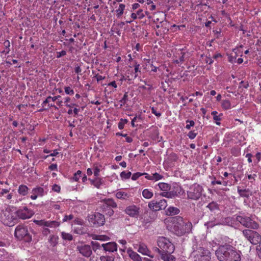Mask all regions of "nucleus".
<instances>
[{"label": "nucleus", "instance_id": "7c9ffc66", "mask_svg": "<svg viewBox=\"0 0 261 261\" xmlns=\"http://www.w3.org/2000/svg\"><path fill=\"white\" fill-rule=\"evenodd\" d=\"M61 96L60 95H58L54 97H51L50 96H48L45 100L43 101V102L42 103V107H44L46 104L48 103L49 100H51V101H55L57 99H59L60 98H61Z\"/></svg>", "mask_w": 261, "mask_h": 261}, {"label": "nucleus", "instance_id": "a19ab883", "mask_svg": "<svg viewBox=\"0 0 261 261\" xmlns=\"http://www.w3.org/2000/svg\"><path fill=\"white\" fill-rule=\"evenodd\" d=\"M222 107L225 110H228L231 108V103L228 99H225L222 101Z\"/></svg>", "mask_w": 261, "mask_h": 261}, {"label": "nucleus", "instance_id": "9d476101", "mask_svg": "<svg viewBox=\"0 0 261 261\" xmlns=\"http://www.w3.org/2000/svg\"><path fill=\"white\" fill-rule=\"evenodd\" d=\"M2 219L4 224L9 227L14 225L17 222V218L9 211L7 210L4 212Z\"/></svg>", "mask_w": 261, "mask_h": 261}, {"label": "nucleus", "instance_id": "20e7f679", "mask_svg": "<svg viewBox=\"0 0 261 261\" xmlns=\"http://www.w3.org/2000/svg\"><path fill=\"white\" fill-rule=\"evenodd\" d=\"M117 204L112 198H105L102 201L100 208L101 211L106 215L111 217L114 214L113 208H116Z\"/></svg>", "mask_w": 261, "mask_h": 261}, {"label": "nucleus", "instance_id": "f704fd0d", "mask_svg": "<svg viewBox=\"0 0 261 261\" xmlns=\"http://www.w3.org/2000/svg\"><path fill=\"white\" fill-rule=\"evenodd\" d=\"M206 207H207L212 212H214L216 210H219V205L215 202H212L210 203L206 206Z\"/></svg>", "mask_w": 261, "mask_h": 261}, {"label": "nucleus", "instance_id": "aec40b11", "mask_svg": "<svg viewBox=\"0 0 261 261\" xmlns=\"http://www.w3.org/2000/svg\"><path fill=\"white\" fill-rule=\"evenodd\" d=\"M243 47V45H240L239 47H237L233 49L232 51L234 53V56H233L231 54L228 55V60L229 62L231 63H234L236 62L237 57L239 56L238 51H239V53H242V51H239V48H242Z\"/></svg>", "mask_w": 261, "mask_h": 261}, {"label": "nucleus", "instance_id": "c9c22d12", "mask_svg": "<svg viewBox=\"0 0 261 261\" xmlns=\"http://www.w3.org/2000/svg\"><path fill=\"white\" fill-rule=\"evenodd\" d=\"M46 226L51 228L57 227L60 225V223L56 221H46Z\"/></svg>", "mask_w": 261, "mask_h": 261}, {"label": "nucleus", "instance_id": "4c0bfd02", "mask_svg": "<svg viewBox=\"0 0 261 261\" xmlns=\"http://www.w3.org/2000/svg\"><path fill=\"white\" fill-rule=\"evenodd\" d=\"M132 175V173L130 171H122L121 172L120 176L122 180L129 179Z\"/></svg>", "mask_w": 261, "mask_h": 261}, {"label": "nucleus", "instance_id": "c756f323", "mask_svg": "<svg viewBox=\"0 0 261 261\" xmlns=\"http://www.w3.org/2000/svg\"><path fill=\"white\" fill-rule=\"evenodd\" d=\"M218 225H220V223L217 221L215 218H214L213 220L209 221L204 224V225L207 226V228H212L213 227Z\"/></svg>", "mask_w": 261, "mask_h": 261}, {"label": "nucleus", "instance_id": "cd10ccee", "mask_svg": "<svg viewBox=\"0 0 261 261\" xmlns=\"http://www.w3.org/2000/svg\"><path fill=\"white\" fill-rule=\"evenodd\" d=\"M238 192L240 196L243 197L249 198L251 193L248 189H241L239 187H238Z\"/></svg>", "mask_w": 261, "mask_h": 261}, {"label": "nucleus", "instance_id": "f257e3e1", "mask_svg": "<svg viewBox=\"0 0 261 261\" xmlns=\"http://www.w3.org/2000/svg\"><path fill=\"white\" fill-rule=\"evenodd\" d=\"M241 251L228 244L220 246L216 251L219 261H241Z\"/></svg>", "mask_w": 261, "mask_h": 261}, {"label": "nucleus", "instance_id": "4be33fe9", "mask_svg": "<svg viewBox=\"0 0 261 261\" xmlns=\"http://www.w3.org/2000/svg\"><path fill=\"white\" fill-rule=\"evenodd\" d=\"M138 251L143 255H146L151 257H153V256L150 254V251L148 250L145 244L140 245L138 248Z\"/></svg>", "mask_w": 261, "mask_h": 261}, {"label": "nucleus", "instance_id": "3c124183", "mask_svg": "<svg viewBox=\"0 0 261 261\" xmlns=\"http://www.w3.org/2000/svg\"><path fill=\"white\" fill-rule=\"evenodd\" d=\"M81 175L82 171L80 170H78L76 173L74 174L72 178L74 181H77L79 178L81 177Z\"/></svg>", "mask_w": 261, "mask_h": 261}, {"label": "nucleus", "instance_id": "de8ad7c7", "mask_svg": "<svg viewBox=\"0 0 261 261\" xmlns=\"http://www.w3.org/2000/svg\"><path fill=\"white\" fill-rule=\"evenodd\" d=\"M128 100V95L127 93L125 92L121 100H120L119 102L120 103V107L121 108L123 106L127 101Z\"/></svg>", "mask_w": 261, "mask_h": 261}, {"label": "nucleus", "instance_id": "864d4df0", "mask_svg": "<svg viewBox=\"0 0 261 261\" xmlns=\"http://www.w3.org/2000/svg\"><path fill=\"white\" fill-rule=\"evenodd\" d=\"M160 195L167 198H172L170 191H163L160 193Z\"/></svg>", "mask_w": 261, "mask_h": 261}, {"label": "nucleus", "instance_id": "0eeeda50", "mask_svg": "<svg viewBox=\"0 0 261 261\" xmlns=\"http://www.w3.org/2000/svg\"><path fill=\"white\" fill-rule=\"evenodd\" d=\"M242 233L252 245H257L261 241V235L255 230L246 229L243 230Z\"/></svg>", "mask_w": 261, "mask_h": 261}, {"label": "nucleus", "instance_id": "dca6fc26", "mask_svg": "<svg viewBox=\"0 0 261 261\" xmlns=\"http://www.w3.org/2000/svg\"><path fill=\"white\" fill-rule=\"evenodd\" d=\"M17 216L21 219H27L30 218L33 215V211L28 209L27 206L20 208L16 212Z\"/></svg>", "mask_w": 261, "mask_h": 261}, {"label": "nucleus", "instance_id": "4d7b16f0", "mask_svg": "<svg viewBox=\"0 0 261 261\" xmlns=\"http://www.w3.org/2000/svg\"><path fill=\"white\" fill-rule=\"evenodd\" d=\"M34 222L39 225V226H46V221L44 220H34Z\"/></svg>", "mask_w": 261, "mask_h": 261}, {"label": "nucleus", "instance_id": "bf43d9fd", "mask_svg": "<svg viewBox=\"0 0 261 261\" xmlns=\"http://www.w3.org/2000/svg\"><path fill=\"white\" fill-rule=\"evenodd\" d=\"M151 113L152 114H153L156 117H160L161 116V113L160 112H158L156 111V108H155L154 107H152L151 108Z\"/></svg>", "mask_w": 261, "mask_h": 261}, {"label": "nucleus", "instance_id": "a878e982", "mask_svg": "<svg viewBox=\"0 0 261 261\" xmlns=\"http://www.w3.org/2000/svg\"><path fill=\"white\" fill-rule=\"evenodd\" d=\"M116 197L119 199L126 200L130 197V195L123 191H118L115 194Z\"/></svg>", "mask_w": 261, "mask_h": 261}, {"label": "nucleus", "instance_id": "79ce46f5", "mask_svg": "<svg viewBox=\"0 0 261 261\" xmlns=\"http://www.w3.org/2000/svg\"><path fill=\"white\" fill-rule=\"evenodd\" d=\"M115 256L114 255H102L100 257V261H114L115 260Z\"/></svg>", "mask_w": 261, "mask_h": 261}, {"label": "nucleus", "instance_id": "58836bf2", "mask_svg": "<svg viewBox=\"0 0 261 261\" xmlns=\"http://www.w3.org/2000/svg\"><path fill=\"white\" fill-rule=\"evenodd\" d=\"M125 6L123 4L119 5V8L116 10L117 16L118 17H120L123 13Z\"/></svg>", "mask_w": 261, "mask_h": 261}, {"label": "nucleus", "instance_id": "c03bdc74", "mask_svg": "<svg viewBox=\"0 0 261 261\" xmlns=\"http://www.w3.org/2000/svg\"><path fill=\"white\" fill-rule=\"evenodd\" d=\"M61 237L65 240L71 241L73 239V237L71 234L65 232L61 233Z\"/></svg>", "mask_w": 261, "mask_h": 261}, {"label": "nucleus", "instance_id": "f8f14e48", "mask_svg": "<svg viewBox=\"0 0 261 261\" xmlns=\"http://www.w3.org/2000/svg\"><path fill=\"white\" fill-rule=\"evenodd\" d=\"M167 206V202L165 199H161L159 201L152 200L148 203V207L153 211L164 210Z\"/></svg>", "mask_w": 261, "mask_h": 261}, {"label": "nucleus", "instance_id": "5701e85b", "mask_svg": "<svg viewBox=\"0 0 261 261\" xmlns=\"http://www.w3.org/2000/svg\"><path fill=\"white\" fill-rule=\"evenodd\" d=\"M161 254V259L164 261H175V257L171 255L172 253L162 252Z\"/></svg>", "mask_w": 261, "mask_h": 261}, {"label": "nucleus", "instance_id": "1a4fd4ad", "mask_svg": "<svg viewBox=\"0 0 261 261\" xmlns=\"http://www.w3.org/2000/svg\"><path fill=\"white\" fill-rule=\"evenodd\" d=\"M88 217L89 222L95 227L103 226L106 222L105 216L98 212L89 215Z\"/></svg>", "mask_w": 261, "mask_h": 261}, {"label": "nucleus", "instance_id": "a18cd8bd", "mask_svg": "<svg viewBox=\"0 0 261 261\" xmlns=\"http://www.w3.org/2000/svg\"><path fill=\"white\" fill-rule=\"evenodd\" d=\"M91 245L92 246V250H93L94 251H96L97 250L100 249V247H101V245H100L99 243L97 242L91 241Z\"/></svg>", "mask_w": 261, "mask_h": 261}, {"label": "nucleus", "instance_id": "f3484780", "mask_svg": "<svg viewBox=\"0 0 261 261\" xmlns=\"http://www.w3.org/2000/svg\"><path fill=\"white\" fill-rule=\"evenodd\" d=\"M140 208L139 206L133 204L127 206L125 208L124 212L130 217L137 218L140 214Z\"/></svg>", "mask_w": 261, "mask_h": 261}, {"label": "nucleus", "instance_id": "bb28decb", "mask_svg": "<svg viewBox=\"0 0 261 261\" xmlns=\"http://www.w3.org/2000/svg\"><path fill=\"white\" fill-rule=\"evenodd\" d=\"M91 185L96 188L99 189L102 185V179L98 177H95L94 179H89Z\"/></svg>", "mask_w": 261, "mask_h": 261}, {"label": "nucleus", "instance_id": "37998d69", "mask_svg": "<svg viewBox=\"0 0 261 261\" xmlns=\"http://www.w3.org/2000/svg\"><path fill=\"white\" fill-rule=\"evenodd\" d=\"M164 176L159 173L155 172L151 175V180L158 181L162 179Z\"/></svg>", "mask_w": 261, "mask_h": 261}, {"label": "nucleus", "instance_id": "2f4dec72", "mask_svg": "<svg viewBox=\"0 0 261 261\" xmlns=\"http://www.w3.org/2000/svg\"><path fill=\"white\" fill-rule=\"evenodd\" d=\"M142 195L146 199H150L152 198L153 194L151 190L148 189H145L142 191Z\"/></svg>", "mask_w": 261, "mask_h": 261}, {"label": "nucleus", "instance_id": "69168bd1", "mask_svg": "<svg viewBox=\"0 0 261 261\" xmlns=\"http://www.w3.org/2000/svg\"><path fill=\"white\" fill-rule=\"evenodd\" d=\"M100 172V169L98 168V167H95L93 169V173L95 177H97L99 175V173Z\"/></svg>", "mask_w": 261, "mask_h": 261}, {"label": "nucleus", "instance_id": "e433bc0d", "mask_svg": "<svg viewBox=\"0 0 261 261\" xmlns=\"http://www.w3.org/2000/svg\"><path fill=\"white\" fill-rule=\"evenodd\" d=\"M58 237L57 236H51L49 239V242L53 246H55L58 244Z\"/></svg>", "mask_w": 261, "mask_h": 261}, {"label": "nucleus", "instance_id": "39448f33", "mask_svg": "<svg viewBox=\"0 0 261 261\" xmlns=\"http://www.w3.org/2000/svg\"><path fill=\"white\" fill-rule=\"evenodd\" d=\"M14 236L17 239H23L25 242L29 243L32 240V236L28 232L27 227L23 224H19L16 226Z\"/></svg>", "mask_w": 261, "mask_h": 261}, {"label": "nucleus", "instance_id": "052dcab7", "mask_svg": "<svg viewBox=\"0 0 261 261\" xmlns=\"http://www.w3.org/2000/svg\"><path fill=\"white\" fill-rule=\"evenodd\" d=\"M95 239L100 241H106L109 239V237L106 236H96Z\"/></svg>", "mask_w": 261, "mask_h": 261}, {"label": "nucleus", "instance_id": "13d9d810", "mask_svg": "<svg viewBox=\"0 0 261 261\" xmlns=\"http://www.w3.org/2000/svg\"><path fill=\"white\" fill-rule=\"evenodd\" d=\"M141 176H142V173H141V172L135 173L132 175V179L133 180H136L139 177H140Z\"/></svg>", "mask_w": 261, "mask_h": 261}, {"label": "nucleus", "instance_id": "ddd939ff", "mask_svg": "<svg viewBox=\"0 0 261 261\" xmlns=\"http://www.w3.org/2000/svg\"><path fill=\"white\" fill-rule=\"evenodd\" d=\"M133 66L134 67V71L128 69L126 71V73L128 75L127 76L129 80L135 79L137 78L139 74H141V66L136 60L133 61Z\"/></svg>", "mask_w": 261, "mask_h": 261}, {"label": "nucleus", "instance_id": "412c9836", "mask_svg": "<svg viewBox=\"0 0 261 261\" xmlns=\"http://www.w3.org/2000/svg\"><path fill=\"white\" fill-rule=\"evenodd\" d=\"M192 224L190 221L184 222L182 223V235L185 234L186 233H190L192 229Z\"/></svg>", "mask_w": 261, "mask_h": 261}, {"label": "nucleus", "instance_id": "6ab92c4d", "mask_svg": "<svg viewBox=\"0 0 261 261\" xmlns=\"http://www.w3.org/2000/svg\"><path fill=\"white\" fill-rule=\"evenodd\" d=\"M101 247L105 251L109 252H114L117 250V244L114 242H109L106 244H101Z\"/></svg>", "mask_w": 261, "mask_h": 261}, {"label": "nucleus", "instance_id": "49530a36", "mask_svg": "<svg viewBox=\"0 0 261 261\" xmlns=\"http://www.w3.org/2000/svg\"><path fill=\"white\" fill-rule=\"evenodd\" d=\"M222 116H223V114L220 113V114H219V115L218 116H215V117H214V118H213V119L217 125H221L220 121L222 120Z\"/></svg>", "mask_w": 261, "mask_h": 261}, {"label": "nucleus", "instance_id": "b1692460", "mask_svg": "<svg viewBox=\"0 0 261 261\" xmlns=\"http://www.w3.org/2000/svg\"><path fill=\"white\" fill-rule=\"evenodd\" d=\"M127 253L129 256L134 261H141V257L136 252L134 251L131 249L127 250Z\"/></svg>", "mask_w": 261, "mask_h": 261}, {"label": "nucleus", "instance_id": "774afa93", "mask_svg": "<svg viewBox=\"0 0 261 261\" xmlns=\"http://www.w3.org/2000/svg\"><path fill=\"white\" fill-rule=\"evenodd\" d=\"M259 245L256 247V251L260 258H261V241L259 243Z\"/></svg>", "mask_w": 261, "mask_h": 261}, {"label": "nucleus", "instance_id": "f03ea898", "mask_svg": "<svg viewBox=\"0 0 261 261\" xmlns=\"http://www.w3.org/2000/svg\"><path fill=\"white\" fill-rule=\"evenodd\" d=\"M193 249L192 254L194 261H211V253L208 249L197 245L193 246Z\"/></svg>", "mask_w": 261, "mask_h": 261}, {"label": "nucleus", "instance_id": "9b49d317", "mask_svg": "<svg viewBox=\"0 0 261 261\" xmlns=\"http://www.w3.org/2000/svg\"><path fill=\"white\" fill-rule=\"evenodd\" d=\"M173 226L172 231L177 236H181L182 235V218L181 217H175L172 218Z\"/></svg>", "mask_w": 261, "mask_h": 261}, {"label": "nucleus", "instance_id": "393cba45", "mask_svg": "<svg viewBox=\"0 0 261 261\" xmlns=\"http://www.w3.org/2000/svg\"><path fill=\"white\" fill-rule=\"evenodd\" d=\"M166 214L168 216H173L177 215L180 213L178 208L174 206H169L166 211Z\"/></svg>", "mask_w": 261, "mask_h": 261}, {"label": "nucleus", "instance_id": "2eb2a0df", "mask_svg": "<svg viewBox=\"0 0 261 261\" xmlns=\"http://www.w3.org/2000/svg\"><path fill=\"white\" fill-rule=\"evenodd\" d=\"M169 191L172 198H174L177 197H179L185 193L182 187L177 183L173 184L172 187L170 188Z\"/></svg>", "mask_w": 261, "mask_h": 261}, {"label": "nucleus", "instance_id": "680f3d73", "mask_svg": "<svg viewBox=\"0 0 261 261\" xmlns=\"http://www.w3.org/2000/svg\"><path fill=\"white\" fill-rule=\"evenodd\" d=\"M205 62L210 65H211L213 63L214 61L211 58L210 54H209L208 56H206V59H205Z\"/></svg>", "mask_w": 261, "mask_h": 261}, {"label": "nucleus", "instance_id": "09e8293b", "mask_svg": "<svg viewBox=\"0 0 261 261\" xmlns=\"http://www.w3.org/2000/svg\"><path fill=\"white\" fill-rule=\"evenodd\" d=\"M159 132L158 130L156 129H154L153 130L151 135H150V137L153 140H157L158 139V138H159Z\"/></svg>", "mask_w": 261, "mask_h": 261}, {"label": "nucleus", "instance_id": "7ed1b4c3", "mask_svg": "<svg viewBox=\"0 0 261 261\" xmlns=\"http://www.w3.org/2000/svg\"><path fill=\"white\" fill-rule=\"evenodd\" d=\"M158 245L159 248L156 250L160 253L162 252L173 253L175 247L174 245L168 238L164 237H159L158 239Z\"/></svg>", "mask_w": 261, "mask_h": 261}, {"label": "nucleus", "instance_id": "603ef678", "mask_svg": "<svg viewBox=\"0 0 261 261\" xmlns=\"http://www.w3.org/2000/svg\"><path fill=\"white\" fill-rule=\"evenodd\" d=\"M160 195L167 198H172L170 191H163L160 193Z\"/></svg>", "mask_w": 261, "mask_h": 261}, {"label": "nucleus", "instance_id": "473e14b6", "mask_svg": "<svg viewBox=\"0 0 261 261\" xmlns=\"http://www.w3.org/2000/svg\"><path fill=\"white\" fill-rule=\"evenodd\" d=\"M158 186L160 189L163 191H169L170 190L171 186L167 183L165 182H160L158 184Z\"/></svg>", "mask_w": 261, "mask_h": 261}, {"label": "nucleus", "instance_id": "6e6552de", "mask_svg": "<svg viewBox=\"0 0 261 261\" xmlns=\"http://www.w3.org/2000/svg\"><path fill=\"white\" fill-rule=\"evenodd\" d=\"M236 220L245 227L252 229H257L259 228V224L249 217L237 216Z\"/></svg>", "mask_w": 261, "mask_h": 261}, {"label": "nucleus", "instance_id": "5fc2aeb1", "mask_svg": "<svg viewBox=\"0 0 261 261\" xmlns=\"http://www.w3.org/2000/svg\"><path fill=\"white\" fill-rule=\"evenodd\" d=\"M64 89L66 94L69 95H73L74 94V92L73 90L70 87H65Z\"/></svg>", "mask_w": 261, "mask_h": 261}, {"label": "nucleus", "instance_id": "8fccbe9b", "mask_svg": "<svg viewBox=\"0 0 261 261\" xmlns=\"http://www.w3.org/2000/svg\"><path fill=\"white\" fill-rule=\"evenodd\" d=\"M186 122L187 123V125L185 128L188 130L190 129L191 127L192 126H194L195 125V122L193 120H187L186 121Z\"/></svg>", "mask_w": 261, "mask_h": 261}, {"label": "nucleus", "instance_id": "72a5a7b5", "mask_svg": "<svg viewBox=\"0 0 261 261\" xmlns=\"http://www.w3.org/2000/svg\"><path fill=\"white\" fill-rule=\"evenodd\" d=\"M232 218L230 217L223 218L219 222L220 225H230L231 224Z\"/></svg>", "mask_w": 261, "mask_h": 261}, {"label": "nucleus", "instance_id": "a211bd4d", "mask_svg": "<svg viewBox=\"0 0 261 261\" xmlns=\"http://www.w3.org/2000/svg\"><path fill=\"white\" fill-rule=\"evenodd\" d=\"M186 53L184 51V49H180L178 50L175 54L173 55V58H175L173 62L179 64H181L185 61V57Z\"/></svg>", "mask_w": 261, "mask_h": 261}, {"label": "nucleus", "instance_id": "ea45409f", "mask_svg": "<svg viewBox=\"0 0 261 261\" xmlns=\"http://www.w3.org/2000/svg\"><path fill=\"white\" fill-rule=\"evenodd\" d=\"M32 192L34 194H36L37 196H43L44 190L41 187L35 188L32 190Z\"/></svg>", "mask_w": 261, "mask_h": 261}, {"label": "nucleus", "instance_id": "e2e57ef3", "mask_svg": "<svg viewBox=\"0 0 261 261\" xmlns=\"http://www.w3.org/2000/svg\"><path fill=\"white\" fill-rule=\"evenodd\" d=\"M52 190L55 192L59 193L60 191L61 187L60 186L55 184L52 187Z\"/></svg>", "mask_w": 261, "mask_h": 261}, {"label": "nucleus", "instance_id": "c85d7f7f", "mask_svg": "<svg viewBox=\"0 0 261 261\" xmlns=\"http://www.w3.org/2000/svg\"><path fill=\"white\" fill-rule=\"evenodd\" d=\"M28 190L29 188L27 186L21 185L19 186L18 192L21 195L25 196L28 193Z\"/></svg>", "mask_w": 261, "mask_h": 261}, {"label": "nucleus", "instance_id": "4468645a", "mask_svg": "<svg viewBox=\"0 0 261 261\" xmlns=\"http://www.w3.org/2000/svg\"><path fill=\"white\" fill-rule=\"evenodd\" d=\"M76 251L83 256L88 258L91 256L92 254L91 247L86 244H81L77 245Z\"/></svg>", "mask_w": 261, "mask_h": 261}, {"label": "nucleus", "instance_id": "338daca9", "mask_svg": "<svg viewBox=\"0 0 261 261\" xmlns=\"http://www.w3.org/2000/svg\"><path fill=\"white\" fill-rule=\"evenodd\" d=\"M48 169L51 171H57L58 170V166H57V164H52L51 165H50L49 167H48Z\"/></svg>", "mask_w": 261, "mask_h": 261}, {"label": "nucleus", "instance_id": "0e129e2a", "mask_svg": "<svg viewBox=\"0 0 261 261\" xmlns=\"http://www.w3.org/2000/svg\"><path fill=\"white\" fill-rule=\"evenodd\" d=\"M66 55V51L64 50H63L61 51H59L57 53V58H60L62 56H65Z\"/></svg>", "mask_w": 261, "mask_h": 261}, {"label": "nucleus", "instance_id": "6e6d98bb", "mask_svg": "<svg viewBox=\"0 0 261 261\" xmlns=\"http://www.w3.org/2000/svg\"><path fill=\"white\" fill-rule=\"evenodd\" d=\"M197 133H195L194 130L190 131L187 134L188 137L190 139H194L197 136Z\"/></svg>", "mask_w": 261, "mask_h": 261}, {"label": "nucleus", "instance_id": "423d86ee", "mask_svg": "<svg viewBox=\"0 0 261 261\" xmlns=\"http://www.w3.org/2000/svg\"><path fill=\"white\" fill-rule=\"evenodd\" d=\"M203 191L202 186L197 183H195L189 188V190L187 191V198L188 199L197 200L201 196Z\"/></svg>", "mask_w": 261, "mask_h": 261}]
</instances>
